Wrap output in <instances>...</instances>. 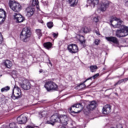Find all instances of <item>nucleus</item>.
I'll return each instance as SVG.
<instances>
[{
    "instance_id": "1",
    "label": "nucleus",
    "mask_w": 128,
    "mask_h": 128,
    "mask_svg": "<svg viewBox=\"0 0 128 128\" xmlns=\"http://www.w3.org/2000/svg\"><path fill=\"white\" fill-rule=\"evenodd\" d=\"M111 26L113 28H120V30H118L116 32V36L117 38H124L128 36V27L126 26H122V20H120L116 17L112 18V20H110Z\"/></svg>"
},
{
    "instance_id": "2",
    "label": "nucleus",
    "mask_w": 128,
    "mask_h": 128,
    "mask_svg": "<svg viewBox=\"0 0 128 128\" xmlns=\"http://www.w3.org/2000/svg\"><path fill=\"white\" fill-rule=\"evenodd\" d=\"M32 34V32H30V29L29 28L26 27L23 28L20 38L24 42H27L30 40V38Z\"/></svg>"
},
{
    "instance_id": "3",
    "label": "nucleus",
    "mask_w": 128,
    "mask_h": 128,
    "mask_svg": "<svg viewBox=\"0 0 128 128\" xmlns=\"http://www.w3.org/2000/svg\"><path fill=\"white\" fill-rule=\"evenodd\" d=\"M9 6L13 12H18L22 10V5L15 1L11 0L9 2Z\"/></svg>"
},
{
    "instance_id": "4",
    "label": "nucleus",
    "mask_w": 128,
    "mask_h": 128,
    "mask_svg": "<svg viewBox=\"0 0 128 128\" xmlns=\"http://www.w3.org/2000/svg\"><path fill=\"white\" fill-rule=\"evenodd\" d=\"M69 110L72 112L78 114V112H80L84 110V105H82V103L72 105Z\"/></svg>"
},
{
    "instance_id": "5",
    "label": "nucleus",
    "mask_w": 128,
    "mask_h": 128,
    "mask_svg": "<svg viewBox=\"0 0 128 128\" xmlns=\"http://www.w3.org/2000/svg\"><path fill=\"white\" fill-rule=\"evenodd\" d=\"M11 98L13 100H18V98H22V90L18 86H14V90H12V94Z\"/></svg>"
},
{
    "instance_id": "6",
    "label": "nucleus",
    "mask_w": 128,
    "mask_h": 128,
    "mask_svg": "<svg viewBox=\"0 0 128 128\" xmlns=\"http://www.w3.org/2000/svg\"><path fill=\"white\" fill-rule=\"evenodd\" d=\"M44 88H46L48 92H50V90H58V85L52 80H50L46 82Z\"/></svg>"
},
{
    "instance_id": "7",
    "label": "nucleus",
    "mask_w": 128,
    "mask_h": 128,
    "mask_svg": "<svg viewBox=\"0 0 128 128\" xmlns=\"http://www.w3.org/2000/svg\"><path fill=\"white\" fill-rule=\"evenodd\" d=\"M60 120V115L58 114L55 113L52 115L50 118V122L48 121V124H50L52 126H54L56 122H59Z\"/></svg>"
},
{
    "instance_id": "8",
    "label": "nucleus",
    "mask_w": 128,
    "mask_h": 128,
    "mask_svg": "<svg viewBox=\"0 0 128 128\" xmlns=\"http://www.w3.org/2000/svg\"><path fill=\"white\" fill-rule=\"evenodd\" d=\"M68 50L71 54H76L78 52V48L75 44H70L68 45Z\"/></svg>"
},
{
    "instance_id": "9",
    "label": "nucleus",
    "mask_w": 128,
    "mask_h": 128,
    "mask_svg": "<svg viewBox=\"0 0 128 128\" xmlns=\"http://www.w3.org/2000/svg\"><path fill=\"white\" fill-rule=\"evenodd\" d=\"M109 6L110 2H108V0H103L100 4V10H101V12H106Z\"/></svg>"
},
{
    "instance_id": "10",
    "label": "nucleus",
    "mask_w": 128,
    "mask_h": 128,
    "mask_svg": "<svg viewBox=\"0 0 128 128\" xmlns=\"http://www.w3.org/2000/svg\"><path fill=\"white\" fill-rule=\"evenodd\" d=\"M68 116L66 115H59V122L62 126L68 125Z\"/></svg>"
},
{
    "instance_id": "11",
    "label": "nucleus",
    "mask_w": 128,
    "mask_h": 128,
    "mask_svg": "<svg viewBox=\"0 0 128 128\" xmlns=\"http://www.w3.org/2000/svg\"><path fill=\"white\" fill-rule=\"evenodd\" d=\"M28 118L23 114H21L17 118V124H24L26 122Z\"/></svg>"
},
{
    "instance_id": "12",
    "label": "nucleus",
    "mask_w": 128,
    "mask_h": 128,
    "mask_svg": "<svg viewBox=\"0 0 128 128\" xmlns=\"http://www.w3.org/2000/svg\"><path fill=\"white\" fill-rule=\"evenodd\" d=\"M96 108V102L93 100L90 102L89 104L86 106L88 110H94Z\"/></svg>"
},
{
    "instance_id": "13",
    "label": "nucleus",
    "mask_w": 128,
    "mask_h": 128,
    "mask_svg": "<svg viewBox=\"0 0 128 128\" xmlns=\"http://www.w3.org/2000/svg\"><path fill=\"white\" fill-rule=\"evenodd\" d=\"M112 112V106L110 104H106L103 107L102 113L104 114H108Z\"/></svg>"
},
{
    "instance_id": "14",
    "label": "nucleus",
    "mask_w": 128,
    "mask_h": 128,
    "mask_svg": "<svg viewBox=\"0 0 128 128\" xmlns=\"http://www.w3.org/2000/svg\"><path fill=\"white\" fill-rule=\"evenodd\" d=\"M14 20H16V22L18 23L22 22L24 20V18L22 16L16 13H15L14 15Z\"/></svg>"
},
{
    "instance_id": "15",
    "label": "nucleus",
    "mask_w": 128,
    "mask_h": 128,
    "mask_svg": "<svg viewBox=\"0 0 128 128\" xmlns=\"http://www.w3.org/2000/svg\"><path fill=\"white\" fill-rule=\"evenodd\" d=\"M20 86L22 88H23V90H28L30 89V88H32V85L30 82H24L22 84H20Z\"/></svg>"
},
{
    "instance_id": "16",
    "label": "nucleus",
    "mask_w": 128,
    "mask_h": 128,
    "mask_svg": "<svg viewBox=\"0 0 128 128\" xmlns=\"http://www.w3.org/2000/svg\"><path fill=\"white\" fill-rule=\"evenodd\" d=\"M106 40L108 42H113V44H119L118 40L114 36L106 37Z\"/></svg>"
},
{
    "instance_id": "17",
    "label": "nucleus",
    "mask_w": 128,
    "mask_h": 128,
    "mask_svg": "<svg viewBox=\"0 0 128 128\" xmlns=\"http://www.w3.org/2000/svg\"><path fill=\"white\" fill-rule=\"evenodd\" d=\"M2 64L7 68H10L12 66V62L8 60H4L2 61Z\"/></svg>"
},
{
    "instance_id": "18",
    "label": "nucleus",
    "mask_w": 128,
    "mask_h": 128,
    "mask_svg": "<svg viewBox=\"0 0 128 128\" xmlns=\"http://www.w3.org/2000/svg\"><path fill=\"white\" fill-rule=\"evenodd\" d=\"M87 2L88 4H91V6L94 8L96 6H98V4L100 0H88Z\"/></svg>"
},
{
    "instance_id": "19",
    "label": "nucleus",
    "mask_w": 128,
    "mask_h": 128,
    "mask_svg": "<svg viewBox=\"0 0 128 128\" xmlns=\"http://www.w3.org/2000/svg\"><path fill=\"white\" fill-rule=\"evenodd\" d=\"M34 8H32L30 7L26 9L28 16H33L34 12Z\"/></svg>"
},
{
    "instance_id": "20",
    "label": "nucleus",
    "mask_w": 128,
    "mask_h": 128,
    "mask_svg": "<svg viewBox=\"0 0 128 128\" xmlns=\"http://www.w3.org/2000/svg\"><path fill=\"white\" fill-rule=\"evenodd\" d=\"M0 18L4 22L6 20V12L2 8H0Z\"/></svg>"
},
{
    "instance_id": "21",
    "label": "nucleus",
    "mask_w": 128,
    "mask_h": 128,
    "mask_svg": "<svg viewBox=\"0 0 128 128\" xmlns=\"http://www.w3.org/2000/svg\"><path fill=\"white\" fill-rule=\"evenodd\" d=\"M70 6L74 7L78 5V0H68Z\"/></svg>"
},
{
    "instance_id": "22",
    "label": "nucleus",
    "mask_w": 128,
    "mask_h": 128,
    "mask_svg": "<svg viewBox=\"0 0 128 128\" xmlns=\"http://www.w3.org/2000/svg\"><path fill=\"white\" fill-rule=\"evenodd\" d=\"M44 46L46 50H50V48H52V44L50 42H47L44 44Z\"/></svg>"
},
{
    "instance_id": "23",
    "label": "nucleus",
    "mask_w": 128,
    "mask_h": 128,
    "mask_svg": "<svg viewBox=\"0 0 128 128\" xmlns=\"http://www.w3.org/2000/svg\"><path fill=\"white\" fill-rule=\"evenodd\" d=\"M79 42L81 44H86V39H84V36H80L79 39Z\"/></svg>"
},
{
    "instance_id": "24",
    "label": "nucleus",
    "mask_w": 128,
    "mask_h": 128,
    "mask_svg": "<svg viewBox=\"0 0 128 128\" xmlns=\"http://www.w3.org/2000/svg\"><path fill=\"white\" fill-rule=\"evenodd\" d=\"M81 32H83L85 34H88V32H90V30L87 27H84L82 28Z\"/></svg>"
},
{
    "instance_id": "25",
    "label": "nucleus",
    "mask_w": 128,
    "mask_h": 128,
    "mask_svg": "<svg viewBox=\"0 0 128 128\" xmlns=\"http://www.w3.org/2000/svg\"><path fill=\"white\" fill-rule=\"evenodd\" d=\"M90 70L92 72H96V70H98V67L96 66H90Z\"/></svg>"
},
{
    "instance_id": "26",
    "label": "nucleus",
    "mask_w": 128,
    "mask_h": 128,
    "mask_svg": "<svg viewBox=\"0 0 128 128\" xmlns=\"http://www.w3.org/2000/svg\"><path fill=\"white\" fill-rule=\"evenodd\" d=\"M98 76H100L99 74H94V76H93L92 77H90L88 78H87L85 81H84V82H88V80H92V78H98Z\"/></svg>"
},
{
    "instance_id": "27",
    "label": "nucleus",
    "mask_w": 128,
    "mask_h": 128,
    "mask_svg": "<svg viewBox=\"0 0 128 128\" xmlns=\"http://www.w3.org/2000/svg\"><path fill=\"white\" fill-rule=\"evenodd\" d=\"M10 88L8 86H6V87H4L1 89V92H8V90H10Z\"/></svg>"
},
{
    "instance_id": "28",
    "label": "nucleus",
    "mask_w": 128,
    "mask_h": 128,
    "mask_svg": "<svg viewBox=\"0 0 128 128\" xmlns=\"http://www.w3.org/2000/svg\"><path fill=\"white\" fill-rule=\"evenodd\" d=\"M32 6H38V0H32Z\"/></svg>"
},
{
    "instance_id": "29",
    "label": "nucleus",
    "mask_w": 128,
    "mask_h": 128,
    "mask_svg": "<svg viewBox=\"0 0 128 128\" xmlns=\"http://www.w3.org/2000/svg\"><path fill=\"white\" fill-rule=\"evenodd\" d=\"M47 26L49 28H52L54 26V23L52 22H48L47 23Z\"/></svg>"
},
{
    "instance_id": "30",
    "label": "nucleus",
    "mask_w": 128,
    "mask_h": 128,
    "mask_svg": "<svg viewBox=\"0 0 128 128\" xmlns=\"http://www.w3.org/2000/svg\"><path fill=\"white\" fill-rule=\"evenodd\" d=\"M4 42V37H2V33L0 32V48L2 46V42Z\"/></svg>"
},
{
    "instance_id": "31",
    "label": "nucleus",
    "mask_w": 128,
    "mask_h": 128,
    "mask_svg": "<svg viewBox=\"0 0 128 128\" xmlns=\"http://www.w3.org/2000/svg\"><path fill=\"white\" fill-rule=\"evenodd\" d=\"M36 34L39 36H42V30H40V29H36Z\"/></svg>"
},
{
    "instance_id": "32",
    "label": "nucleus",
    "mask_w": 128,
    "mask_h": 128,
    "mask_svg": "<svg viewBox=\"0 0 128 128\" xmlns=\"http://www.w3.org/2000/svg\"><path fill=\"white\" fill-rule=\"evenodd\" d=\"M9 126L10 128H18V127H16V123L14 122L10 123L9 124Z\"/></svg>"
},
{
    "instance_id": "33",
    "label": "nucleus",
    "mask_w": 128,
    "mask_h": 128,
    "mask_svg": "<svg viewBox=\"0 0 128 128\" xmlns=\"http://www.w3.org/2000/svg\"><path fill=\"white\" fill-rule=\"evenodd\" d=\"M46 111H44L39 114V116L40 118H42V116H46Z\"/></svg>"
},
{
    "instance_id": "34",
    "label": "nucleus",
    "mask_w": 128,
    "mask_h": 128,
    "mask_svg": "<svg viewBox=\"0 0 128 128\" xmlns=\"http://www.w3.org/2000/svg\"><path fill=\"white\" fill-rule=\"evenodd\" d=\"M100 40L96 39L94 44H95L96 46H98V44H100Z\"/></svg>"
},
{
    "instance_id": "35",
    "label": "nucleus",
    "mask_w": 128,
    "mask_h": 128,
    "mask_svg": "<svg viewBox=\"0 0 128 128\" xmlns=\"http://www.w3.org/2000/svg\"><path fill=\"white\" fill-rule=\"evenodd\" d=\"M78 86H80V88H86V84H84V82L83 83L80 84Z\"/></svg>"
},
{
    "instance_id": "36",
    "label": "nucleus",
    "mask_w": 128,
    "mask_h": 128,
    "mask_svg": "<svg viewBox=\"0 0 128 128\" xmlns=\"http://www.w3.org/2000/svg\"><path fill=\"white\" fill-rule=\"evenodd\" d=\"M52 36H54V38H58V34L53 32L52 33Z\"/></svg>"
},
{
    "instance_id": "37",
    "label": "nucleus",
    "mask_w": 128,
    "mask_h": 128,
    "mask_svg": "<svg viewBox=\"0 0 128 128\" xmlns=\"http://www.w3.org/2000/svg\"><path fill=\"white\" fill-rule=\"evenodd\" d=\"M93 22H98V18L96 17L94 18L93 19Z\"/></svg>"
},
{
    "instance_id": "38",
    "label": "nucleus",
    "mask_w": 128,
    "mask_h": 128,
    "mask_svg": "<svg viewBox=\"0 0 128 128\" xmlns=\"http://www.w3.org/2000/svg\"><path fill=\"white\" fill-rule=\"evenodd\" d=\"M122 82H124V80H119L118 82H117V84H122Z\"/></svg>"
},
{
    "instance_id": "39",
    "label": "nucleus",
    "mask_w": 128,
    "mask_h": 128,
    "mask_svg": "<svg viewBox=\"0 0 128 128\" xmlns=\"http://www.w3.org/2000/svg\"><path fill=\"white\" fill-rule=\"evenodd\" d=\"M4 20H2V19L0 18V24H2L3 22H4Z\"/></svg>"
},
{
    "instance_id": "40",
    "label": "nucleus",
    "mask_w": 128,
    "mask_h": 128,
    "mask_svg": "<svg viewBox=\"0 0 128 128\" xmlns=\"http://www.w3.org/2000/svg\"><path fill=\"white\" fill-rule=\"evenodd\" d=\"M122 80H123V82H128V78H124V79H122Z\"/></svg>"
},
{
    "instance_id": "41",
    "label": "nucleus",
    "mask_w": 128,
    "mask_h": 128,
    "mask_svg": "<svg viewBox=\"0 0 128 128\" xmlns=\"http://www.w3.org/2000/svg\"><path fill=\"white\" fill-rule=\"evenodd\" d=\"M96 34L98 36H100V32L98 31H96Z\"/></svg>"
},
{
    "instance_id": "42",
    "label": "nucleus",
    "mask_w": 128,
    "mask_h": 128,
    "mask_svg": "<svg viewBox=\"0 0 128 128\" xmlns=\"http://www.w3.org/2000/svg\"><path fill=\"white\" fill-rule=\"evenodd\" d=\"M38 22H40V24H44V21L42 20H38Z\"/></svg>"
},
{
    "instance_id": "43",
    "label": "nucleus",
    "mask_w": 128,
    "mask_h": 128,
    "mask_svg": "<svg viewBox=\"0 0 128 128\" xmlns=\"http://www.w3.org/2000/svg\"><path fill=\"white\" fill-rule=\"evenodd\" d=\"M48 61H49L48 64H50V66H52V62H50V60L49 59H48Z\"/></svg>"
},
{
    "instance_id": "44",
    "label": "nucleus",
    "mask_w": 128,
    "mask_h": 128,
    "mask_svg": "<svg viewBox=\"0 0 128 128\" xmlns=\"http://www.w3.org/2000/svg\"><path fill=\"white\" fill-rule=\"evenodd\" d=\"M126 6H128V0H126Z\"/></svg>"
},
{
    "instance_id": "45",
    "label": "nucleus",
    "mask_w": 128,
    "mask_h": 128,
    "mask_svg": "<svg viewBox=\"0 0 128 128\" xmlns=\"http://www.w3.org/2000/svg\"><path fill=\"white\" fill-rule=\"evenodd\" d=\"M118 128H122V125H119V126H118Z\"/></svg>"
},
{
    "instance_id": "46",
    "label": "nucleus",
    "mask_w": 128,
    "mask_h": 128,
    "mask_svg": "<svg viewBox=\"0 0 128 128\" xmlns=\"http://www.w3.org/2000/svg\"><path fill=\"white\" fill-rule=\"evenodd\" d=\"M39 72L40 74H42V70H40V71H39Z\"/></svg>"
},
{
    "instance_id": "47",
    "label": "nucleus",
    "mask_w": 128,
    "mask_h": 128,
    "mask_svg": "<svg viewBox=\"0 0 128 128\" xmlns=\"http://www.w3.org/2000/svg\"><path fill=\"white\" fill-rule=\"evenodd\" d=\"M118 84V82H116V84H114V86H118V84Z\"/></svg>"
},
{
    "instance_id": "48",
    "label": "nucleus",
    "mask_w": 128,
    "mask_h": 128,
    "mask_svg": "<svg viewBox=\"0 0 128 128\" xmlns=\"http://www.w3.org/2000/svg\"><path fill=\"white\" fill-rule=\"evenodd\" d=\"M124 72H123L122 76H124Z\"/></svg>"
},
{
    "instance_id": "49",
    "label": "nucleus",
    "mask_w": 128,
    "mask_h": 128,
    "mask_svg": "<svg viewBox=\"0 0 128 128\" xmlns=\"http://www.w3.org/2000/svg\"><path fill=\"white\" fill-rule=\"evenodd\" d=\"M117 78H120V76H117Z\"/></svg>"
},
{
    "instance_id": "50",
    "label": "nucleus",
    "mask_w": 128,
    "mask_h": 128,
    "mask_svg": "<svg viewBox=\"0 0 128 128\" xmlns=\"http://www.w3.org/2000/svg\"><path fill=\"white\" fill-rule=\"evenodd\" d=\"M91 84H90L89 85V86H91Z\"/></svg>"
},
{
    "instance_id": "51",
    "label": "nucleus",
    "mask_w": 128,
    "mask_h": 128,
    "mask_svg": "<svg viewBox=\"0 0 128 128\" xmlns=\"http://www.w3.org/2000/svg\"><path fill=\"white\" fill-rule=\"evenodd\" d=\"M37 8H38V7H37Z\"/></svg>"
}]
</instances>
